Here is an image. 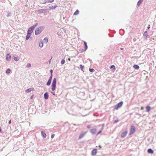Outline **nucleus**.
<instances>
[{
    "label": "nucleus",
    "instance_id": "nucleus-1",
    "mask_svg": "<svg viewBox=\"0 0 156 156\" xmlns=\"http://www.w3.org/2000/svg\"><path fill=\"white\" fill-rule=\"evenodd\" d=\"M44 27L43 26H41L37 27L35 31V34L37 35L40 34L42 31L44 29Z\"/></svg>",
    "mask_w": 156,
    "mask_h": 156
},
{
    "label": "nucleus",
    "instance_id": "nucleus-2",
    "mask_svg": "<svg viewBox=\"0 0 156 156\" xmlns=\"http://www.w3.org/2000/svg\"><path fill=\"white\" fill-rule=\"evenodd\" d=\"M37 25L38 23H36L34 25L30 27L28 30L27 33L31 34L33 32L34 30Z\"/></svg>",
    "mask_w": 156,
    "mask_h": 156
},
{
    "label": "nucleus",
    "instance_id": "nucleus-3",
    "mask_svg": "<svg viewBox=\"0 0 156 156\" xmlns=\"http://www.w3.org/2000/svg\"><path fill=\"white\" fill-rule=\"evenodd\" d=\"M56 79L55 78H54L52 83L51 84V90L52 91H54L56 87Z\"/></svg>",
    "mask_w": 156,
    "mask_h": 156
},
{
    "label": "nucleus",
    "instance_id": "nucleus-4",
    "mask_svg": "<svg viewBox=\"0 0 156 156\" xmlns=\"http://www.w3.org/2000/svg\"><path fill=\"white\" fill-rule=\"evenodd\" d=\"M123 104V102L122 101L120 102L115 106V108L116 110H117L119 108L122 106Z\"/></svg>",
    "mask_w": 156,
    "mask_h": 156
},
{
    "label": "nucleus",
    "instance_id": "nucleus-5",
    "mask_svg": "<svg viewBox=\"0 0 156 156\" xmlns=\"http://www.w3.org/2000/svg\"><path fill=\"white\" fill-rule=\"evenodd\" d=\"M135 128L134 126H131L130 129V131L129 133L130 135L133 133L135 131Z\"/></svg>",
    "mask_w": 156,
    "mask_h": 156
},
{
    "label": "nucleus",
    "instance_id": "nucleus-6",
    "mask_svg": "<svg viewBox=\"0 0 156 156\" xmlns=\"http://www.w3.org/2000/svg\"><path fill=\"white\" fill-rule=\"evenodd\" d=\"M54 0H45V1H41V3H45L46 2L51 3V2H54Z\"/></svg>",
    "mask_w": 156,
    "mask_h": 156
},
{
    "label": "nucleus",
    "instance_id": "nucleus-7",
    "mask_svg": "<svg viewBox=\"0 0 156 156\" xmlns=\"http://www.w3.org/2000/svg\"><path fill=\"white\" fill-rule=\"evenodd\" d=\"M127 133V131H126L124 132H123L121 134V137L124 138L125 137Z\"/></svg>",
    "mask_w": 156,
    "mask_h": 156
},
{
    "label": "nucleus",
    "instance_id": "nucleus-8",
    "mask_svg": "<svg viewBox=\"0 0 156 156\" xmlns=\"http://www.w3.org/2000/svg\"><path fill=\"white\" fill-rule=\"evenodd\" d=\"M48 95L47 92H46L44 94V97L45 99L47 100L48 98Z\"/></svg>",
    "mask_w": 156,
    "mask_h": 156
},
{
    "label": "nucleus",
    "instance_id": "nucleus-9",
    "mask_svg": "<svg viewBox=\"0 0 156 156\" xmlns=\"http://www.w3.org/2000/svg\"><path fill=\"white\" fill-rule=\"evenodd\" d=\"M97 153V150L96 149H94L92 151V155H95Z\"/></svg>",
    "mask_w": 156,
    "mask_h": 156
},
{
    "label": "nucleus",
    "instance_id": "nucleus-10",
    "mask_svg": "<svg viewBox=\"0 0 156 156\" xmlns=\"http://www.w3.org/2000/svg\"><path fill=\"white\" fill-rule=\"evenodd\" d=\"M143 35L145 37L146 39L147 38V37H149V36L147 34V32L146 31L144 32L143 34Z\"/></svg>",
    "mask_w": 156,
    "mask_h": 156
},
{
    "label": "nucleus",
    "instance_id": "nucleus-11",
    "mask_svg": "<svg viewBox=\"0 0 156 156\" xmlns=\"http://www.w3.org/2000/svg\"><path fill=\"white\" fill-rule=\"evenodd\" d=\"M96 129H90V132L92 134H95L96 133Z\"/></svg>",
    "mask_w": 156,
    "mask_h": 156
},
{
    "label": "nucleus",
    "instance_id": "nucleus-12",
    "mask_svg": "<svg viewBox=\"0 0 156 156\" xmlns=\"http://www.w3.org/2000/svg\"><path fill=\"white\" fill-rule=\"evenodd\" d=\"M147 152L148 153L151 154H152L154 153L153 151L151 149V148L148 149L147 150Z\"/></svg>",
    "mask_w": 156,
    "mask_h": 156
},
{
    "label": "nucleus",
    "instance_id": "nucleus-13",
    "mask_svg": "<svg viewBox=\"0 0 156 156\" xmlns=\"http://www.w3.org/2000/svg\"><path fill=\"white\" fill-rule=\"evenodd\" d=\"M6 58L7 61H9L11 58V56L9 54H7L6 56Z\"/></svg>",
    "mask_w": 156,
    "mask_h": 156
},
{
    "label": "nucleus",
    "instance_id": "nucleus-14",
    "mask_svg": "<svg viewBox=\"0 0 156 156\" xmlns=\"http://www.w3.org/2000/svg\"><path fill=\"white\" fill-rule=\"evenodd\" d=\"M34 90V88H30L28 89H27L26 91V92H30L31 91H33Z\"/></svg>",
    "mask_w": 156,
    "mask_h": 156
},
{
    "label": "nucleus",
    "instance_id": "nucleus-15",
    "mask_svg": "<svg viewBox=\"0 0 156 156\" xmlns=\"http://www.w3.org/2000/svg\"><path fill=\"white\" fill-rule=\"evenodd\" d=\"M85 134V133H82L80 134L79 136V139H80L83 137Z\"/></svg>",
    "mask_w": 156,
    "mask_h": 156
},
{
    "label": "nucleus",
    "instance_id": "nucleus-16",
    "mask_svg": "<svg viewBox=\"0 0 156 156\" xmlns=\"http://www.w3.org/2000/svg\"><path fill=\"white\" fill-rule=\"evenodd\" d=\"M41 135L44 138H45L46 136V135L45 133L43 131L41 132Z\"/></svg>",
    "mask_w": 156,
    "mask_h": 156
},
{
    "label": "nucleus",
    "instance_id": "nucleus-17",
    "mask_svg": "<svg viewBox=\"0 0 156 156\" xmlns=\"http://www.w3.org/2000/svg\"><path fill=\"white\" fill-rule=\"evenodd\" d=\"M57 5H55L54 6H50L49 8L51 9H55L56 7H57Z\"/></svg>",
    "mask_w": 156,
    "mask_h": 156
},
{
    "label": "nucleus",
    "instance_id": "nucleus-18",
    "mask_svg": "<svg viewBox=\"0 0 156 156\" xmlns=\"http://www.w3.org/2000/svg\"><path fill=\"white\" fill-rule=\"evenodd\" d=\"M133 68L136 69H138L139 68V66L137 65H134L133 66Z\"/></svg>",
    "mask_w": 156,
    "mask_h": 156
},
{
    "label": "nucleus",
    "instance_id": "nucleus-19",
    "mask_svg": "<svg viewBox=\"0 0 156 156\" xmlns=\"http://www.w3.org/2000/svg\"><path fill=\"white\" fill-rule=\"evenodd\" d=\"M84 44L85 46V51H86L87 48V42L85 41L84 42Z\"/></svg>",
    "mask_w": 156,
    "mask_h": 156
},
{
    "label": "nucleus",
    "instance_id": "nucleus-20",
    "mask_svg": "<svg viewBox=\"0 0 156 156\" xmlns=\"http://www.w3.org/2000/svg\"><path fill=\"white\" fill-rule=\"evenodd\" d=\"M151 107L149 106H147L146 107V111L147 112H149L151 110Z\"/></svg>",
    "mask_w": 156,
    "mask_h": 156
},
{
    "label": "nucleus",
    "instance_id": "nucleus-21",
    "mask_svg": "<svg viewBox=\"0 0 156 156\" xmlns=\"http://www.w3.org/2000/svg\"><path fill=\"white\" fill-rule=\"evenodd\" d=\"M30 34H28V33H27V34L26 36V40H28L29 39V37H30Z\"/></svg>",
    "mask_w": 156,
    "mask_h": 156
},
{
    "label": "nucleus",
    "instance_id": "nucleus-22",
    "mask_svg": "<svg viewBox=\"0 0 156 156\" xmlns=\"http://www.w3.org/2000/svg\"><path fill=\"white\" fill-rule=\"evenodd\" d=\"M143 0H139L137 2V5L139 6L142 3Z\"/></svg>",
    "mask_w": 156,
    "mask_h": 156
},
{
    "label": "nucleus",
    "instance_id": "nucleus-23",
    "mask_svg": "<svg viewBox=\"0 0 156 156\" xmlns=\"http://www.w3.org/2000/svg\"><path fill=\"white\" fill-rule=\"evenodd\" d=\"M43 42L45 43H47L48 42V38L47 37H45L43 40Z\"/></svg>",
    "mask_w": 156,
    "mask_h": 156
},
{
    "label": "nucleus",
    "instance_id": "nucleus-24",
    "mask_svg": "<svg viewBox=\"0 0 156 156\" xmlns=\"http://www.w3.org/2000/svg\"><path fill=\"white\" fill-rule=\"evenodd\" d=\"M51 80H48L47 83H46L47 85L48 86H49L51 83Z\"/></svg>",
    "mask_w": 156,
    "mask_h": 156
},
{
    "label": "nucleus",
    "instance_id": "nucleus-25",
    "mask_svg": "<svg viewBox=\"0 0 156 156\" xmlns=\"http://www.w3.org/2000/svg\"><path fill=\"white\" fill-rule=\"evenodd\" d=\"M79 11L78 10H77L74 13V15H77L79 14Z\"/></svg>",
    "mask_w": 156,
    "mask_h": 156
},
{
    "label": "nucleus",
    "instance_id": "nucleus-26",
    "mask_svg": "<svg viewBox=\"0 0 156 156\" xmlns=\"http://www.w3.org/2000/svg\"><path fill=\"white\" fill-rule=\"evenodd\" d=\"M43 46V42H40L39 44V46L40 47L42 48Z\"/></svg>",
    "mask_w": 156,
    "mask_h": 156
},
{
    "label": "nucleus",
    "instance_id": "nucleus-27",
    "mask_svg": "<svg viewBox=\"0 0 156 156\" xmlns=\"http://www.w3.org/2000/svg\"><path fill=\"white\" fill-rule=\"evenodd\" d=\"M10 72H11L10 69L9 68H8L6 70V73H9Z\"/></svg>",
    "mask_w": 156,
    "mask_h": 156
},
{
    "label": "nucleus",
    "instance_id": "nucleus-28",
    "mask_svg": "<svg viewBox=\"0 0 156 156\" xmlns=\"http://www.w3.org/2000/svg\"><path fill=\"white\" fill-rule=\"evenodd\" d=\"M65 60L64 59H63L62 60V61H61V63L62 65H63L65 63Z\"/></svg>",
    "mask_w": 156,
    "mask_h": 156
},
{
    "label": "nucleus",
    "instance_id": "nucleus-29",
    "mask_svg": "<svg viewBox=\"0 0 156 156\" xmlns=\"http://www.w3.org/2000/svg\"><path fill=\"white\" fill-rule=\"evenodd\" d=\"M11 12H9V11H8L7 12V14L6 15V16L7 17H9V16L11 14Z\"/></svg>",
    "mask_w": 156,
    "mask_h": 156
},
{
    "label": "nucleus",
    "instance_id": "nucleus-30",
    "mask_svg": "<svg viewBox=\"0 0 156 156\" xmlns=\"http://www.w3.org/2000/svg\"><path fill=\"white\" fill-rule=\"evenodd\" d=\"M80 68L81 70L82 71H83V66L82 65H80Z\"/></svg>",
    "mask_w": 156,
    "mask_h": 156
},
{
    "label": "nucleus",
    "instance_id": "nucleus-31",
    "mask_svg": "<svg viewBox=\"0 0 156 156\" xmlns=\"http://www.w3.org/2000/svg\"><path fill=\"white\" fill-rule=\"evenodd\" d=\"M89 71L90 72H93L94 71V69H89Z\"/></svg>",
    "mask_w": 156,
    "mask_h": 156
},
{
    "label": "nucleus",
    "instance_id": "nucleus-32",
    "mask_svg": "<svg viewBox=\"0 0 156 156\" xmlns=\"http://www.w3.org/2000/svg\"><path fill=\"white\" fill-rule=\"evenodd\" d=\"M31 66V64H30L28 63L27 65V67H30Z\"/></svg>",
    "mask_w": 156,
    "mask_h": 156
},
{
    "label": "nucleus",
    "instance_id": "nucleus-33",
    "mask_svg": "<svg viewBox=\"0 0 156 156\" xmlns=\"http://www.w3.org/2000/svg\"><path fill=\"white\" fill-rule=\"evenodd\" d=\"M52 74H51V76H50L49 78V80H50L51 81L52 79Z\"/></svg>",
    "mask_w": 156,
    "mask_h": 156
},
{
    "label": "nucleus",
    "instance_id": "nucleus-34",
    "mask_svg": "<svg viewBox=\"0 0 156 156\" xmlns=\"http://www.w3.org/2000/svg\"><path fill=\"white\" fill-rule=\"evenodd\" d=\"M14 59L16 61H17L18 60V57H15L14 58Z\"/></svg>",
    "mask_w": 156,
    "mask_h": 156
},
{
    "label": "nucleus",
    "instance_id": "nucleus-35",
    "mask_svg": "<svg viewBox=\"0 0 156 156\" xmlns=\"http://www.w3.org/2000/svg\"><path fill=\"white\" fill-rule=\"evenodd\" d=\"M119 121V120H116L114 121V123H115L118 122Z\"/></svg>",
    "mask_w": 156,
    "mask_h": 156
},
{
    "label": "nucleus",
    "instance_id": "nucleus-36",
    "mask_svg": "<svg viewBox=\"0 0 156 156\" xmlns=\"http://www.w3.org/2000/svg\"><path fill=\"white\" fill-rule=\"evenodd\" d=\"M102 130H100L97 134V135H98V134H100L102 132Z\"/></svg>",
    "mask_w": 156,
    "mask_h": 156
},
{
    "label": "nucleus",
    "instance_id": "nucleus-37",
    "mask_svg": "<svg viewBox=\"0 0 156 156\" xmlns=\"http://www.w3.org/2000/svg\"><path fill=\"white\" fill-rule=\"evenodd\" d=\"M87 128L90 129L91 128V126L90 125H87Z\"/></svg>",
    "mask_w": 156,
    "mask_h": 156
},
{
    "label": "nucleus",
    "instance_id": "nucleus-38",
    "mask_svg": "<svg viewBox=\"0 0 156 156\" xmlns=\"http://www.w3.org/2000/svg\"><path fill=\"white\" fill-rule=\"evenodd\" d=\"M114 68V69H115V66L114 65H113L111 66V68Z\"/></svg>",
    "mask_w": 156,
    "mask_h": 156
},
{
    "label": "nucleus",
    "instance_id": "nucleus-39",
    "mask_svg": "<svg viewBox=\"0 0 156 156\" xmlns=\"http://www.w3.org/2000/svg\"><path fill=\"white\" fill-rule=\"evenodd\" d=\"M55 136V135L54 134H52L51 135V138H53Z\"/></svg>",
    "mask_w": 156,
    "mask_h": 156
},
{
    "label": "nucleus",
    "instance_id": "nucleus-40",
    "mask_svg": "<svg viewBox=\"0 0 156 156\" xmlns=\"http://www.w3.org/2000/svg\"><path fill=\"white\" fill-rule=\"evenodd\" d=\"M50 72L51 73V75L52 74V73L53 72V70L52 69H51L50 70Z\"/></svg>",
    "mask_w": 156,
    "mask_h": 156
},
{
    "label": "nucleus",
    "instance_id": "nucleus-41",
    "mask_svg": "<svg viewBox=\"0 0 156 156\" xmlns=\"http://www.w3.org/2000/svg\"><path fill=\"white\" fill-rule=\"evenodd\" d=\"M79 50H80V51L81 52H82L83 51V49H80Z\"/></svg>",
    "mask_w": 156,
    "mask_h": 156
},
{
    "label": "nucleus",
    "instance_id": "nucleus-42",
    "mask_svg": "<svg viewBox=\"0 0 156 156\" xmlns=\"http://www.w3.org/2000/svg\"><path fill=\"white\" fill-rule=\"evenodd\" d=\"M150 25H148V27H147V28L148 29H149V28H150Z\"/></svg>",
    "mask_w": 156,
    "mask_h": 156
},
{
    "label": "nucleus",
    "instance_id": "nucleus-43",
    "mask_svg": "<svg viewBox=\"0 0 156 156\" xmlns=\"http://www.w3.org/2000/svg\"><path fill=\"white\" fill-rule=\"evenodd\" d=\"M52 58V57H51V58L50 59V60H49V64H50V63H51V58Z\"/></svg>",
    "mask_w": 156,
    "mask_h": 156
},
{
    "label": "nucleus",
    "instance_id": "nucleus-44",
    "mask_svg": "<svg viewBox=\"0 0 156 156\" xmlns=\"http://www.w3.org/2000/svg\"><path fill=\"white\" fill-rule=\"evenodd\" d=\"M9 122V124H10V123H11V120H10L9 121V122Z\"/></svg>",
    "mask_w": 156,
    "mask_h": 156
},
{
    "label": "nucleus",
    "instance_id": "nucleus-45",
    "mask_svg": "<svg viewBox=\"0 0 156 156\" xmlns=\"http://www.w3.org/2000/svg\"><path fill=\"white\" fill-rule=\"evenodd\" d=\"M104 126V124H103V125H102V130H103V129Z\"/></svg>",
    "mask_w": 156,
    "mask_h": 156
},
{
    "label": "nucleus",
    "instance_id": "nucleus-46",
    "mask_svg": "<svg viewBox=\"0 0 156 156\" xmlns=\"http://www.w3.org/2000/svg\"><path fill=\"white\" fill-rule=\"evenodd\" d=\"M99 149H101V145H99Z\"/></svg>",
    "mask_w": 156,
    "mask_h": 156
},
{
    "label": "nucleus",
    "instance_id": "nucleus-47",
    "mask_svg": "<svg viewBox=\"0 0 156 156\" xmlns=\"http://www.w3.org/2000/svg\"><path fill=\"white\" fill-rule=\"evenodd\" d=\"M67 60H68L69 61H70V58H69Z\"/></svg>",
    "mask_w": 156,
    "mask_h": 156
},
{
    "label": "nucleus",
    "instance_id": "nucleus-48",
    "mask_svg": "<svg viewBox=\"0 0 156 156\" xmlns=\"http://www.w3.org/2000/svg\"><path fill=\"white\" fill-rule=\"evenodd\" d=\"M0 132H2V129L1 127H0Z\"/></svg>",
    "mask_w": 156,
    "mask_h": 156
},
{
    "label": "nucleus",
    "instance_id": "nucleus-49",
    "mask_svg": "<svg viewBox=\"0 0 156 156\" xmlns=\"http://www.w3.org/2000/svg\"><path fill=\"white\" fill-rule=\"evenodd\" d=\"M52 94L54 95H55V92H52Z\"/></svg>",
    "mask_w": 156,
    "mask_h": 156
},
{
    "label": "nucleus",
    "instance_id": "nucleus-50",
    "mask_svg": "<svg viewBox=\"0 0 156 156\" xmlns=\"http://www.w3.org/2000/svg\"><path fill=\"white\" fill-rule=\"evenodd\" d=\"M143 109V107H142L141 108V109Z\"/></svg>",
    "mask_w": 156,
    "mask_h": 156
},
{
    "label": "nucleus",
    "instance_id": "nucleus-51",
    "mask_svg": "<svg viewBox=\"0 0 156 156\" xmlns=\"http://www.w3.org/2000/svg\"><path fill=\"white\" fill-rule=\"evenodd\" d=\"M32 97H31V99H32Z\"/></svg>",
    "mask_w": 156,
    "mask_h": 156
},
{
    "label": "nucleus",
    "instance_id": "nucleus-52",
    "mask_svg": "<svg viewBox=\"0 0 156 156\" xmlns=\"http://www.w3.org/2000/svg\"><path fill=\"white\" fill-rule=\"evenodd\" d=\"M41 10H44V9H41Z\"/></svg>",
    "mask_w": 156,
    "mask_h": 156
}]
</instances>
